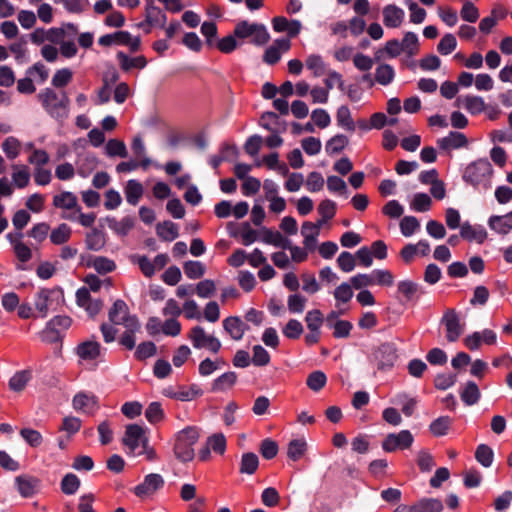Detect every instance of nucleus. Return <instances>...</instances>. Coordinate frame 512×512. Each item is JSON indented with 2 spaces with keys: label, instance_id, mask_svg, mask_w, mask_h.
I'll use <instances>...</instances> for the list:
<instances>
[{
  "label": "nucleus",
  "instance_id": "nucleus-2",
  "mask_svg": "<svg viewBox=\"0 0 512 512\" xmlns=\"http://www.w3.org/2000/svg\"><path fill=\"white\" fill-rule=\"evenodd\" d=\"M46 113L57 121H64L69 115L70 99L66 92L59 96L52 88H45L37 95Z\"/></svg>",
  "mask_w": 512,
  "mask_h": 512
},
{
  "label": "nucleus",
  "instance_id": "nucleus-43",
  "mask_svg": "<svg viewBox=\"0 0 512 512\" xmlns=\"http://www.w3.org/2000/svg\"><path fill=\"white\" fill-rule=\"evenodd\" d=\"M71 232V228L66 223H62L52 230L50 241L55 245L64 244L70 239Z\"/></svg>",
  "mask_w": 512,
  "mask_h": 512
},
{
  "label": "nucleus",
  "instance_id": "nucleus-4",
  "mask_svg": "<svg viewBox=\"0 0 512 512\" xmlns=\"http://www.w3.org/2000/svg\"><path fill=\"white\" fill-rule=\"evenodd\" d=\"M235 36L239 40L249 39V43L255 46H264L270 40L266 26L262 23L239 21L234 27Z\"/></svg>",
  "mask_w": 512,
  "mask_h": 512
},
{
  "label": "nucleus",
  "instance_id": "nucleus-61",
  "mask_svg": "<svg viewBox=\"0 0 512 512\" xmlns=\"http://www.w3.org/2000/svg\"><path fill=\"white\" fill-rule=\"evenodd\" d=\"M279 447L276 441L266 438L260 444V453L263 458L271 460L277 456Z\"/></svg>",
  "mask_w": 512,
  "mask_h": 512
},
{
  "label": "nucleus",
  "instance_id": "nucleus-37",
  "mask_svg": "<svg viewBox=\"0 0 512 512\" xmlns=\"http://www.w3.org/2000/svg\"><path fill=\"white\" fill-rule=\"evenodd\" d=\"M451 424H452L451 417L440 416L431 422V424L429 426V430L436 437L444 436L447 434Z\"/></svg>",
  "mask_w": 512,
  "mask_h": 512
},
{
  "label": "nucleus",
  "instance_id": "nucleus-34",
  "mask_svg": "<svg viewBox=\"0 0 512 512\" xmlns=\"http://www.w3.org/2000/svg\"><path fill=\"white\" fill-rule=\"evenodd\" d=\"M85 244L88 250L99 251L105 245L103 232L97 228H93L89 233L86 234Z\"/></svg>",
  "mask_w": 512,
  "mask_h": 512
},
{
  "label": "nucleus",
  "instance_id": "nucleus-33",
  "mask_svg": "<svg viewBox=\"0 0 512 512\" xmlns=\"http://www.w3.org/2000/svg\"><path fill=\"white\" fill-rule=\"evenodd\" d=\"M81 481L74 473H67L60 482V488L65 495H74L80 488Z\"/></svg>",
  "mask_w": 512,
  "mask_h": 512
},
{
  "label": "nucleus",
  "instance_id": "nucleus-16",
  "mask_svg": "<svg viewBox=\"0 0 512 512\" xmlns=\"http://www.w3.org/2000/svg\"><path fill=\"white\" fill-rule=\"evenodd\" d=\"M437 145L442 150L460 149L468 145V139L461 132L450 131L448 136L437 140Z\"/></svg>",
  "mask_w": 512,
  "mask_h": 512
},
{
  "label": "nucleus",
  "instance_id": "nucleus-6",
  "mask_svg": "<svg viewBox=\"0 0 512 512\" xmlns=\"http://www.w3.org/2000/svg\"><path fill=\"white\" fill-rule=\"evenodd\" d=\"M397 358L398 354L395 344L385 342L372 351L370 360L377 366L379 371H388L393 368Z\"/></svg>",
  "mask_w": 512,
  "mask_h": 512
},
{
  "label": "nucleus",
  "instance_id": "nucleus-32",
  "mask_svg": "<svg viewBox=\"0 0 512 512\" xmlns=\"http://www.w3.org/2000/svg\"><path fill=\"white\" fill-rule=\"evenodd\" d=\"M236 380L237 374L235 372L223 373L213 381L211 390L213 392L225 391L231 388L236 383Z\"/></svg>",
  "mask_w": 512,
  "mask_h": 512
},
{
  "label": "nucleus",
  "instance_id": "nucleus-29",
  "mask_svg": "<svg viewBox=\"0 0 512 512\" xmlns=\"http://www.w3.org/2000/svg\"><path fill=\"white\" fill-rule=\"evenodd\" d=\"M143 186L137 180H129L125 187V196L129 204L135 206L143 195Z\"/></svg>",
  "mask_w": 512,
  "mask_h": 512
},
{
  "label": "nucleus",
  "instance_id": "nucleus-10",
  "mask_svg": "<svg viewBox=\"0 0 512 512\" xmlns=\"http://www.w3.org/2000/svg\"><path fill=\"white\" fill-rule=\"evenodd\" d=\"M414 437L409 430H401L399 433H389L382 442L385 452H394L397 449H408L413 444Z\"/></svg>",
  "mask_w": 512,
  "mask_h": 512
},
{
  "label": "nucleus",
  "instance_id": "nucleus-62",
  "mask_svg": "<svg viewBox=\"0 0 512 512\" xmlns=\"http://www.w3.org/2000/svg\"><path fill=\"white\" fill-rule=\"evenodd\" d=\"M457 46L456 37L453 34H445L437 45V50L441 55L452 53Z\"/></svg>",
  "mask_w": 512,
  "mask_h": 512
},
{
  "label": "nucleus",
  "instance_id": "nucleus-30",
  "mask_svg": "<svg viewBox=\"0 0 512 512\" xmlns=\"http://www.w3.org/2000/svg\"><path fill=\"white\" fill-rule=\"evenodd\" d=\"M130 39V33L128 31H117L112 34H105L101 36L98 40L99 45L101 46H111L112 44L124 45L128 43Z\"/></svg>",
  "mask_w": 512,
  "mask_h": 512
},
{
  "label": "nucleus",
  "instance_id": "nucleus-28",
  "mask_svg": "<svg viewBox=\"0 0 512 512\" xmlns=\"http://www.w3.org/2000/svg\"><path fill=\"white\" fill-rule=\"evenodd\" d=\"M157 235L164 241H173L179 236L178 226L172 221H164L156 226Z\"/></svg>",
  "mask_w": 512,
  "mask_h": 512
},
{
  "label": "nucleus",
  "instance_id": "nucleus-35",
  "mask_svg": "<svg viewBox=\"0 0 512 512\" xmlns=\"http://www.w3.org/2000/svg\"><path fill=\"white\" fill-rule=\"evenodd\" d=\"M259 466V459L255 453L248 452L244 453L240 463V473L242 474H254Z\"/></svg>",
  "mask_w": 512,
  "mask_h": 512
},
{
  "label": "nucleus",
  "instance_id": "nucleus-49",
  "mask_svg": "<svg viewBox=\"0 0 512 512\" xmlns=\"http://www.w3.org/2000/svg\"><path fill=\"white\" fill-rule=\"evenodd\" d=\"M327 383V377L324 372L317 370L310 373L307 377V386L315 392L320 391Z\"/></svg>",
  "mask_w": 512,
  "mask_h": 512
},
{
  "label": "nucleus",
  "instance_id": "nucleus-18",
  "mask_svg": "<svg viewBox=\"0 0 512 512\" xmlns=\"http://www.w3.org/2000/svg\"><path fill=\"white\" fill-rule=\"evenodd\" d=\"M460 236L467 241L482 244L487 238V231L481 225L472 226L469 222H464L460 228Z\"/></svg>",
  "mask_w": 512,
  "mask_h": 512
},
{
  "label": "nucleus",
  "instance_id": "nucleus-53",
  "mask_svg": "<svg viewBox=\"0 0 512 512\" xmlns=\"http://www.w3.org/2000/svg\"><path fill=\"white\" fill-rule=\"evenodd\" d=\"M237 39L238 38L235 36V32L233 31V34L227 35L218 40L216 47L220 52L230 54L239 46Z\"/></svg>",
  "mask_w": 512,
  "mask_h": 512
},
{
  "label": "nucleus",
  "instance_id": "nucleus-13",
  "mask_svg": "<svg viewBox=\"0 0 512 512\" xmlns=\"http://www.w3.org/2000/svg\"><path fill=\"white\" fill-rule=\"evenodd\" d=\"M166 22L167 15L153 1H150L145 6V20L139 23L138 27L143 28L145 25H148L165 28Z\"/></svg>",
  "mask_w": 512,
  "mask_h": 512
},
{
  "label": "nucleus",
  "instance_id": "nucleus-24",
  "mask_svg": "<svg viewBox=\"0 0 512 512\" xmlns=\"http://www.w3.org/2000/svg\"><path fill=\"white\" fill-rule=\"evenodd\" d=\"M490 229L494 230L499 234H507L512 230V212L506 215H492L488 220Z\"/></svg>",
  "mask_w": 512,
  "mask_h": 512
},
{
  "label": "nucleus",
  "instance_id": "nucleus-31",
  "mask_svg": "<svg viewBox=\"0 0 512 512\" xmlns=\"http://www.w3.org/2000/svg\"><path fill=\"white\" fill-rule=\"evenodd\" d=\"M307 451V443L304 439H292L288 443L287 456L290 460L296 462L300 460Z\"/></svg>",
  "mask_w": 512,
  "mask_h": 512
},
{
  "label": "nucleus",
  "instance_id": "nucleus-42",
  "mask_svg": "<svg viewBox=\"0 0 512 512\" xmlns=\"http://www.w3.org/2000/svg\"><path fill=\"white\" fill-rule=\"evenodd\" d=\"M464 107L472 115H478L486 109V104L481 96L468 95L464 99Z\"/></svg>",
  "mask_w": 512,
  "mask_h": 512
},
{
  "label": "nucleus",
  "instance_id": "nucleus-7",
  "mask_svg": "<svg viewBox=\"0 0 512 512\" xmlns=\"http://www.w3.org/2000/svg\"><path fill=\"white\" fill-rule=\"evenodd\" d=\"M189 339L196 349L206 348L213 353H217L221 349V342L212 335H207L201 326H195L189 333Z\"/></svg>",
  "mask_w": 512,
  "mask_h": 512
},
{
  "label": "nucleus",
  "instance_id": "nucleus-23",
  "mask_svg": "<svg viewBox=\"0 0 512 512\" xmlns=\"http://www.w3.org/2000/svg\"><path fill=\"white\" fill-rule=\"evenodd\" d=\"M120 68L124 72H128L133 68L143 69L147 65V59L145 56L140 55L134 58H130L127 54L122 51H119L116 55Z\"/></svg>",
  "mask_w": 512,
  "mask_h": 512
},
{
  "label": "nucleus",
  "instance_id": "nucleus-11",
  "mask_svg": "<svg viewBox=\"0 0 512 512\" xmlns=\"http://www.w3.org/2000/svg\"><path fill=\"white\" fill-rule=\"evenodd\" d=\"M165 484L163 477L160 474L151 473L144 477V481L134 487L133 492L136 496L143 498L145 496L155 493L161 489Z\"/></svg>",
  "mask_w": 512,
  "mask_h": 512
},
{
  "label": "nucleus",
  "instance_id": "nucleus-52",
  "mask_svg": "<svg viewBox=\"0 0 512 512\" xmlns=\"http://www.w3.org/2000/svg\"><path fill=\"white\" fill-rule=\"evenodd\" d=\"M202 394L203 390L197 384H192L188 388L180 387V390L177 391V395L174 396L175 399L179 401H191Z\"/></svg>",
  "mask_w": 512,
  "mask_h": 512
},
{
  "label": "nucleus",
  "instance_id": "nucleus-46",
  "mask_svg": "<svg viewBox=\"0 0 512 512\" xmlns=\"http://www.w3.org/2000/svg\"><path fill=\"white\" fill-rule=\"evenodd\" d=\"M106 154L110 157L119 156L125 158L128 156L126 145L118 139H110L106 144Z\"/></svg>",
  "mask_w": 512,
  "mask_h": 512
},
{
  "label": "nucleus",
  "instance_id": "nucleus-25",
  "mask_svg": "<svg viewBox=\"0 0 512 512\" xmlns=\"http://www.w3.org/2000/svg\"><path fill=\"white\" fill-rule=\"evenodd\" d=\"M412 512H442L443 503L437 498H422L411 507Z\"/></svg>",
  "mask_w": 512,
  "mask_h": 512
},
{
  "label": "nucleus",
  "instance_id": "nucleus-21",
  "mask_svg": "<svg viewBox=\"0 0 512 512\" xmlns=\"http://www.w3.org/2000/svg\"><path fill=\"white\" fill-rule=\"evenodd\" d=\"M108 227L120 236H126L135 225V219L131 216H125L120 221L115 217H106Z\"/></svg>",
  "mask_w": 512,
  "mask_h": 512
},
{
  "label": "nucleus",
  "instance_id": "nucleus-40",
  "mask_svg": "<svg viewBox=\"0 0 512 512\" xmlns=\"http://www.w3.org/2000/svg\"><path fill=\"white\" fill-rule=\"evenodd\" d=\"M395 77L394 68L389 64H381L375 70V80L381 85L390 84Z\"/></svg>",
  "mask_w": 512,
  "mask_h": 512
},
{
  "label": "nucleus",
  "instance_id": "nucleus-44",
  "mask_svg": "<svg viewBox=\"0 0 512 512\" xmlns=\"http://www.w3.org/2000/svg\"><path fill=\"white\" fill-rule=\"evenodd\" d=\"M401 45L403 52H406L408 56H414L419 50V39L417 34L414 32H406Z\"/></svg>",
  "mask_w": 512,
  "mask_h": 512
},
{
  "label": "nucleus",
  "instance_id": "nucleus-9",
  "mask_svg": "<svg viewBox=\"0 0 512 512\" xmlns=\"http://www.w3.org/2000/svg\"><path fill=\"white\" fill-rule=\"evenodd\" d=\"M266 119L273 120L274 124H280L279 116L275 112H272V111L264 112L260 118V125L264 129L271 132V135L268 136L265 140L266 146L269 148L280 147L283 144V139L279 136V133L285 131L286 127L284 125L282 130H280L279 128L272 126L271 123L265 122Z\"/></svg>",
  "mask_w": 512,
  "mask_h": 512
},
{
  "label": "nucleus",
  "instance_id": "nucleus-39",
  "mask_svg": "<svg viewBox=\"0 0 512 512\" xmlns=\"http://www.w3.org/2000/svg\"><path fill=\"white\" fill-rule=\"evenodd\" d=\"M183 270L189 279L195 280L201 278L205 274L206 267L200 261L189 260L184 262Z\"/></svg>",
  "mask_w": 512,
  "mask_h": 512
},
{
  "label": "nucleus",
  "instance_id": "nucleus-27",
  "mask_svg": "<svg viewBox=\"0 0 512 512\" xmlns=\"http://www.w3.org/2000/svg\"><path fill=\"white\" fill-rule=\"evenodd\" d=\"M53 205L57 208L68 210L76 209L77 212L81 211V207L78 205L77 197L69 191L55 195L53 198Z\"/></svg>",
  "mask_w": 512,
  "mask_h": 512
},
{
  "label": "nucleus",
  "instance_id": "nucleus-26",
  "mask_svg": "<svg viewBox=\"0 0 512 512\" xmlns=\"http://www.w3.org/2000/svg\"><path fill=\"white\" fill-rule=\"evenodd\" d=\"M32 379V370L24 369L17 371L8 382L9 389L13 392H21Z\"/></svg>",
  "mask_w": 512,
  "mask_h": 512
},
{
  "label": "nucleus",
  "instance_id": "nucleus-51",
  "mask_svg": "<svg viewBox=\"0 0 512 512\" xmlns=\"http://www.w3.org/2000/svg\"><path fill=\"white\" fill-rule=\"evenodd\" d=\"M39 336L43 342L49 344L61 342L64 337L63 334H61V330L50 326L49 322L46 323L45 328L39 333Z\"/></svg>",
  "mask_w": 512,
  "mask_h": 512
},
{
  "label": "nucleus",
  "instance_id": "nucleus-15",
  "mask_svg": "<svg viewBox=\"0 0 512 512\" xmlns=\"http://www.w3.org/2000/svg\"><path fill=\"white\" fill-rule=\"evenodd\" d=\"M143 434H145L143 427L138 424H129L125 428L122 443L133 453L139 447Z\"/></svg>",
  "mask_w": 512,
  "mask_h": 512
},
{
  "label": "nucleus",
  "instance_id": "nucleus-12",
  "mask_svg": "<svg viewBox=\"0 0 512 512\" xmlns=\"http://www.w3.org/2000/svg\"><path fill=\"white\" fill-rule=\"evenodd\" d=\"M397 292L403 297V302H417L426 293L424 287L412 280H401L397 283Z\"/></svg>",
  "mask_w": 512,
  "mask_h": 512
},
{
  "label": "nucleus",
  "instance_id": "nucleus-19",
  "mask_svg": "<svg viewBox=\"0 0 512 512\" xmlns=\"http://www.w3.org/2000/svg\"><path fill=\"white\" fill-rule=\"evenodd\" d=\"M462 402L467 406H473L478 403L481 398V392L478 385L474 381H467L459 390Z\"/></svg>",
  "mask_w": 512,
  "mask_h": 512
},
{
  "label": "nucleus",
  "instance_id": "nucleus-50",
  "mask_svg": "<svg viewBox=\"0 0 512 512\" xmlns=\"http://www.w3.org/2000/svg\"><path fill=\"white\" fill-rule=\"evenodd\" d=\"M336 119L339 126L347 129L348 131L355 130V124L351 118V113L347 106L342 105L338 108Z\"/></svg>",
  "mask_w": 512,
  "mask_h": 512
},
{
  "label": "nucleus",
  "instance_id": "nucleus-1",
  "mask_svg": "<svg viewBox=\"0 0 512 512\" xmlns=\"http://www.w3.org/2000/svg\"><path fill=\"white\" fill-rule=\"evenodd\" d=\"M199 437V428L196 426H187L177 432L173 438L175 458L182 463L192 461L195 457L194 445L198 442Z\"/></svg>",
  "mask_w": 512,
  "mask_h": 512
},
{
  "label": "nucleus",
  "instance_id": "nucleus-63",
  "mask_svg": "<svg viewBox=\"0 0 512 512\" xmlns=\"http://www.w3.org/2000/svg\"><path fill=\"white\" fill-rule=\"evenodd\" d=\"M92 265L100 274L110 273L116 269L114 261L104 256L95 257Z\"/></svg>",
  "mask_w": 512,
  "mask_h": 512
},
{
  "label": "nucleus",
  "instance_id": "nucleus-41",
  "mask_svg": "<svg viewBox=\"0 0 512 512\" xmlns=\"http://www.w3.org/2000/svg\"><path fill=\"white\" fill-rule=\"evenodd\" d=\"M165 417L164 410L160 402H151L145 410V418L150 424H157Z\"/></svg>",
  "mask_w": 512,
  "mask_h": 512
},
{
  "label": "nucleus",
  "instance_id": "nucleus-56",
  "mask_svg": "<svg viewBox=\"0 0 512 512\" xmlns=\"http://www.w3.org/2000/svg\"><path fill=\"white\" fill-rule=\"evenodd\" d=\"M306 67L313 71L315 77H320L325 73V64L322 57L317 54H312L307 57Z\"/></svg>",
  "mask_w": 512,
  "mask_h": 512
},
{
  "label": "nucleus",
  "instance_id": "nucleus-36",
  "mask_svg": "<svg viewBox=\"0 0 512 512\" xmlns=\"http://www.w3.org/2000/svg\"><path fill=\"white\" fill-rule=\"evenodd\" d=\"M475 459L483 467L488 468L494 460V452L487 444H479L475 451Z\"/></svg>",
  "mask_w": 512,
  "mask_h": 512
},
{
  "label": "nucleus",
  "instance_id": "nucleus-57",
  "mask_svg": "<svg viewBox=\"0 0 512 512\" xmlns=\"http://www.w3.org/2000/svg\"><path fill=\"white\" fill-rule=\"evenodd\" d=\"M21 143L13 136H9L2 144L3 151L9 159H15L20 153Z\"/></svg>",
  "mask_w": 512,
  "mask_h": 512
},
{
  "label": "nucleus",
  "instance_id": "nucleus-38",
  "mask_svg": "<svg viewBox=\"0 0 512 512\" xmlns=\"http://www.w3.org/2000/svg\"><path fill=\"white\" fill-rule=\"evenodd\" d=\"M349 143L348 138L343 134H337L326 142L325 150L329 155L340 153Z\"/></svg>",
  "mask_w": 512,
  "mask_h": 512
},
{
  "label": "nucleus",
  "instance_id": "nucleus-45",
  "mask_svg": "<svg viewBox=\"0 0 512 512\" xmlns=\"http://www.w3.org/2000/svg\"><path fill=\"white\" fill-rule=\"evenodd\" d=\"M127 314H129L127 304L123 300L118 299L109 310L108 317L112 323L120 324L121 316H126Z\"/></svg>",
  "mask_w": 512,
  "mask_h": 512
},
{
  "label": "nucleus",
  "instance_id": "nucleus-54",
  "mask_svg": "<svg viewBox=\"0 0 512 512\" xmlns=\"http://www.w3.org/2000/svg\"><path fill=\"white\" fill-rule=\"evenodd\" d=\"M432 204L431 197L426 193H416L411 202V208L416 212H426Z\"/></svg>",
  "mask_w": 512,
  "mask_h": 512
},
{
  "label": "nucleus",
  "instance_id": "nucleus-58",
  "mask_svg": "<svg viewBox=\"0 0 512 512\" xmlns=\"http://www.w3.org/2000/svg\"><path fill=\"white\" fill-rule=\"evenodd\" d=\"M73 73L69 68H62L55 72L52 77V85L56 88H63L72 80Z\"/></svg>",
  "mask_w": 512,
  "mask_h": 512
},
{
  "label": "nucleus",
  "instance_id": "nucleus-64",
  "mask_svg": "<svg viewBox=\"0 0 512 512\" xmlns=\"http://www.w3.org/2000/svg\"><path fill=\"white\" fill-rule=\"evenodd\" d=\"M332 329L334 338H348L350 336L351 330L353 329V324L348 320H339L333 324Z\"/></svg>",
  "mask_w": 512,
  "mask_h": 512
},
{
  "label": "nucleus",
  "instance_id": "nucleus-22",
  "mask_svg": "<svg viewBox=\"0 0 512 512\" xmlns=\"http://www.w3.org/2000/svg\"><path fill=\"white\" fill-rule=\"evenodd\" d=\"M101 352V345L97 341L87 340L80 343L76 348V353L83 360H95Z\"/></svg>",
  "mask_w": 512,
  "mask_h": 512
},
{
  "label": "nucleus",
  "instance_id": "nucleus-20",
  "mask_svg": "<svg viewBox=\"0 0 512 512\" xmlns=\"http://www.w3.org/2000/svg\"><path fill=\"white\" fill-rule=\"evenodd\" d=\"M403 9L396 5L389 4L383 9V22L386 27L397 28L401 25L404 19Z\"/></svg>",
  "mask_w": 512,
  "mask_h": 512
},
{
  "label": "nucleus",
  "instance_id": "nucleus-14",
  "mask_svg": "<svg viewBox=\"0 0 512 512\" xmlns=\"http://www.w3.org/2000/svg\"><path fill=\"white\" fill-rule=\"evenodd\" d=\"M15 483L20 495L25 498L32 497L36 494L40 486V480L38 478L28 475L17 476Z\"/></svg>",
  "mask_w": 512,
  "mask_h": 512
},
{
  "label": "nucleus",
  "instance_id": "nucleus-8",
  "mask_svg": "<svg viewBox=\"0 0 512 512\" xmlns=\"http://www.w3.org/2000/svg\"><path fill=\"white\" fill-rule=\"evenodd\" d=\"M441 324L446 328V339L448 342H456L464 331V324L460 322L457 311L453 308L445 310Z\"/></svg>",
  "mask_w": 512,
  "mask_h": 512
},
{
  "label": "nucleus",
  "instance_id": "nucleus-17",
  "mask_svg": "<svg viewBox=\"0 0 512 512\" xmlns=\"http://www.w3.org/2000/svg\"><path fill=\"white\" fill-rule=\"evenodd\" d=\"M223 328L232 339L239 341L243 338L249 326L245 324L238 316H229L223 320Z\"/></svg>",
  "mask_w": 512,
  "mask_h": 512
},
{
  "label": "nucleus",
  "instance_id": "nucleus-59",
  "mask_svg": "<svg viewBox=\"0 0 512 512\" xmlns=\"http://www.w3.org/2000/svg\"><path fill=\"white\" fill-rule=\"evenodd\" d=\"M157 347L156 345L151 341L142 342L138 345L134 356L137 360H145L149 357H152L156 354Z\"/></svg>",
  "mask_w": 512,
  "mask_h": 512
},
{
  "label": "nucleus",
  "instance_id": "nucleus-47",
  "mask_svg": "<svg viewBox=\"0 0 512 512\" xmlns=\"http://www.w3.org/2000/svg\"><path fill=\"white\" fill-rule=\"evenodd\" d=\"M305 322L309 331H321V325L324 322V317L319 309H313L306 313Z\"/></svg>",
  "mask_w": 512,
  "mask_h": 512
},
{
  "label": "nucleus",
  "instance_id": "nucleus-55",
  "mask_svg": "<svg viewBox=\"0 0 512 512\" xmlns=\"http://www.w3.org/2000/svg\"><path fill=\"white\" fill-rule=\"evenodd\" d=\"M420 228L418 219L414 216H405L400 221V230L405 237H410Z\"/></svg>",
  "mask_w": 512,
  "mask_h": 512
},
{
  "label": "nucleus",
  "instance_id": "nucleus-3",
  "mask_svg": "<svg viewBox=\"0 0 512 512\" xmlns=\"http://www.w3.org/2000/svg\"><path fill=\"white\" fill-rule=\"evenodd\" d=\"M493 174L491 163L486 158H480L467 165L463 173V180L477 188L483 185L484 189H489L490 179Z\"/></svg>",
  "mask_w": 512,
  "mask_h": 512
},
{
  "label": "nucleus",
  "instance_id": "nucleus-48",
  "mask_svg": "<svg viewBox=\"0 0 512 512\" xmlns=\"http://www.w3.org/2000/svg\"><path fill=\"white\" fill-rule=\"evenodd\" d=\"M72 404L75 410H84L86 407L95 406L97 398L92 394L79 392L74 396Z\"/></svg>",
  "mask_w": 512,
  "mask_h": 512
},
{
  "label": "nucleus",
  "instance_id": "nucleus-5",
  "mask_svg": "<svg viewBox=\"0 0 512 512\" xmlns=\"http://www.w3.org/2000/svg\"><path fill=\"white\" fill-rule=\"evenodd\" d=\"M64 300V293L60 287L53 289H40L34 297V306L39 316L45 318L50 311H56Z\"/></svg>",
  "mask_w": 512,
  "mask_h": 512
},
{
  "label": "nucleus",
  "instance_id": "nucleus-60",
  "mask_svg": "<svg viewBox=\"0 0 512 512\" xmlns=\"http://www.w3.org/2000/svg\"><path fill=\"white\" fill-rule=\"evenodd\" d=\"M132 261L137 263L144 276L151 278L155 274L153 262L145 255H134Z\"/></svg>",
  "mask_w": 512,
  "mask_h": 512
}]
</instances>
